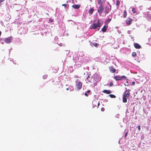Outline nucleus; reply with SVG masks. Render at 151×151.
Listing matches in <instances>:
<instances>
[{"label":"nucleus","instance_id":"obj_1","mask_svg":"<svg viewBox=\"0 0 151 151\" xmlns=\"http://www.w3.org/2000/svg\"><path fill=\"white\" fill-rule=\"evenodd\" d=\"M103 22L101 20L99 19L96 22V21L95 20L91 26V29H97L98 31L100 29V27L102 25Z\"/></svg>","mask_w":151,"mask_h":151},{"label":"nucleus","instance_id":"obj_2","mask_svg":"<svg viewBox=\"0 0 151 151\" xmlns=\"http://www.w3.org/2000/svg\"><path fill=\"white\" fill-rule=\"evenodd\" d=\"M126 89L124 93L123 94V102L125 103L127 101V99H128L130 95V90H127V88H125Z\"/></svg>","mask_w":151,"mask_h":151},{"label":"nucleus","instance_id":"obj_3","mask_svg":"<svg viewBox=\"0 0 151 151\" xmlns=\"http://www.w3.org/2000/svg\"><path fill=\"white\" fill-rule=\"evenodd\" d=\"M75 82L76 84V85L75 89L76 90H79L82 87V83L78 79H77Z\"/></svg>","mask_w":151,"mask_h":151},{"label":"nucleus","instance_id":"obj_4","mask_svg":"<svg viewBox=\"0 0 151 151\" xmlns=\"http://www.w3.org/2000/svg\"><path fill=\"white\" fill-rule=\"evenodd\" d=\"M104 10V8L103 5L102 4H100L99 7L97 12L99 14L101 15L103 13Z\"/></svg>","mask_w":151,"mask_h":151},{"label":"nucleus","instance_id":"obj_5","mask_svg":"<svg viewBox=\"0 0 151 151\" xmlns=\"http://www.w3.org/2000/svg\"><path fill=\"white\" fill-rule=\"evenodd\" d=\"M132 20L133 19H132L131 18H128L126 20V22L128 25H129L131 24Z\"/></svg>","mask_w":151,"mask_h":151},{"label":"nucleus","instance_id":"obj_6","mask_svg":"<svg viewBox=\"0 0 151 151\" xmlns=\"http://www.w3.org/2000/svg\"><path fill=\"white\" fill-rule=\"evenodd\" d=\"M111 9V7L110 9L109 7L107 6H106L105 7L104 9V13L106 14H108L109 12L110 11Z\"/></svg>","mask_w":151,"mask_h":151},{"label":"nucleus","instance_id":"obj_7","mask_svg":"<svg viewBox=\"0 0 151 151\" xmlns=\"http://www.w3.org/2000/svg\"><path fill=\"white\" fill-rule=\"evenodd\" d=\"M12 38L10 37H8L4 39V41L6 43H9L11 42Z\"/></svg>","mask_w":151,"mask_h":151},{"label":"nucleus","instance_id":"obj_8","mask_svg":"<svg viewBox=\"0 0 151 151\" xmlns=\"http://www.w3.org/2000/svg\"><path fill=\"white\" fill-rule=\"evenodd\" d=\"M108 27L107 25H104L101 29L102 32H106L107 29Z\"/></svg>","mask_w":151,"mask_h":151},{"label":"nucleus","instance_id":"obj_9","mask_svg":"<svg viewBox=\"0 0 151 151\" xmlns=\"http://www.w3.org/2000/svg\"><path fill=\"white\" fill-rule=\"evenodd\" d=\"M109 70L110 71L113 73H114L116 72V70L112 66L109 67Z\"/></svg>","mask_w":151,"mask_h":151},{"label":"nucleus","instance_id":"obj_10","mask_svg":"<svg viewBox=\"0 0 151 151\" xmlns=\"http://www.w3.org/2000/svg\"><path fill=\"white\" fill-rule=\"evenodd\" d=\"M134 45L135 47L137 49H140L141 47V46L137 43H134Z\"/></svg>","mask_w":151,"mask_h":151},{"label":"nucleus","instance_id":"obj_11","mask_svg":"<svg viewBox=\"0 0 151 151\" xmlns=\"http://www.w3.org/2000/svg\"><path fill=\"white\" fill-rule=\"evenodd\" d=\"M90 45L92 47L94 46L96 47H97L98 46L99 44L97 43H93L92 42L90 43Z\"/></svg>","mask_w":151,"mask_h":151},{"label":"nucleus","instance_id":"obj_12","mask_svg":"<svg viewBox=\"0 0 151 151\" xmlns=\"http://www.w3.org/2000/svg\"><path fill=\"white\" fill-rule=\"evenodd\" d=\"M114 79H115L116 81H121V78H120V76H114Z\"/></svg>","mask_w":151,"mask_h":151},{"label":"nucleus","instance_id":"obj_13","mask_svg":"<svg viewBox=\"0 0 151 151\" xmlns=\"http://www.w3.org/2000/svg\"><path fill=\"white\" fill-rule=\"evenodd\" d=\"M103 93H106L107 94H109L111 93V91L110 90H104L102 91Z\"/></svg>","mask_w":151,"mask_h":151},{"label":"nucleus","instance_id":"obj_14","mask_svg":"<svg viewBox=\"0 0 151 151\" xmlns=\"http://www.w3.org/2000/svg\"><path fill=\"white\" fill-rule=\"evenodd\" d=\"M72 7L74 9H78L80 8V5L78 4H75L73 5L72 6Z\"/></svg>","mask_w":151,"mask_h":151},{"label":"nucleus","instance_id":"obj_15","mask_svg":"<svg viewBox=\"0 0 151 151\" xmlns=\"http://www.w3.org/2000/svg\"><path fill=\"white\" fill-rule=\"evenodd\" d=\"M94 11V9L93 8L90 9L88 11V13L90 15L92 14Z\"/></svg>","mask_w":151,"mask_h":151},{"label":"nucleus","instance_id":"obj_16","mask_svg":"<svg viewBox=\"0 0 151 151\" xmlns=\"http://www.w3.org/2000/svg\"><path fill=\"white\" fill-rule=\"evenodd\" d=\"M127 15V11L126 10H124L123 12V17L124 18H125L126 17Z\"/></svg>","mask_w":151,"mask_h":151},{"label":"nucleus","instance_id":"obj_17","mask_svg":"<svg viewBox=\"0 0 151 151\" xmlns=\"http://www.w3.org/2000/svg\"><path fill=\"white\" fill-rule=\"evenodd\" d=\"M111 20V19H110V18H108L106 20V21H105V23H109V22Z\"/></svg>","mask_w":151,"mask_h":151},{"label":"nucleus","instance_id":"obj_18","mask_svg":"<svg viewBox=\"0 0 151 151\" xmlns=\"http://www.w3.org/2000/svg\"><path fill=\"white\" fill-rule=\"evenodd\" d=\"M90 76L89 75H88L87 78V80L88 82H91V80L90 79Z\"/></svg>","mask_w":151,"mask_h":151},{"label":"nucleus","instance_id":"obj_19","mask_svg":"<svg viewBox=\"0 0 151 151\" xmlns=\"http://www.w3.org/2000/svg\"><path fill=\"white\" fill-rule=\"evenodd\" d=\"M97 3H98V4H102L101 3H102V0H97Z\"/></svg>","mask_w":151,"mask_h":151},{"label":"nucleus","instance_id":"obj_20","mask_svg":"<svg viewBox=\"0 0 151 151\" xmlns=\"http://www.w3.org/2000/svg\"><path fill=\"white\" fill-rule=\"evenodd\" d=\"M61 83L60 82V81H57L56 82V84H55V85H56V86H57L58 85H61Z\"/></svg>","mask_w":151,"mask_h":151},{"label":"nucleus","instance_id":"obj_21","mask_svg":"<svg viewBox=\"0 0 151 151\" xmlns=\"http://www.w3.org/2000/svg\"><path fill=\"white\" fill-rule=\"evenodd\" d=\"M109 96L111 98H116V96L114 95L113 94H110L109 95Z\"/></svg>","mask_w":151,"mask_h":151},{"label":"nucleus","instance_id":"obj_22","mask_svg":"<svg viewBox=\"0 0 151 151\" xmlns=\"http://www.w3.org/2000/svg\"><path fill=\"white\" fill-rule=\"evenodd\" d=\"M47 76H48L47 75L45 74V75H44L43 76V78L44 79H46L47 78Z\"/></svg>","mask_w":151,"mask_h":151},{"label":"nucleus","instance_id":"obj_23","mask_svg":"<svg viewBox=\"0 0 151 151\" xmlns=\"http://www.w3.org/2000/svg\"><path fill=\"white\" fill-rule=\"evenodd\" d=\"M120 78H121V80L123 79H125L126 78V77L124 76H122L121 77H120Z\"/></svg>","mask_w":151,"mask_h":151},{"label":"nucleus","instance_id":"obj_24","mask_svg":"<svg viewBox=\"0 0 151 151\" xmlns=\"http://www.w3.org/2000/svg\"><path fill=\"white\" fill-rule=\"evenodd\" d=\"M132 55L133 56V57H134V56H136V55H137V54H136V52H133L132 53Z\"/></svg>","mask_w":151,"mask_h":151},{"label":"nucleus","instance_id":"obj_25","mask_svg":"<svg viewBox=\"0 0 151 151\" xmlns=\"http://www.w3.org/2000/svg\"><path fill=\"white\" fill-rule=\"evenodd\" d=\"M120 2L119 0H117L116 2V5H119L120 4Z\"/></svg>","mask_w":151,"mask_h":151},{"label":"nucleus","instance_id":"obj_26","mask_svg":"<svg viewBox=\"0 0 151 151\" xmlns=\"http://www.w3.org/2000/svg\"><path fill=\"white\" fill-rule=\"evenodd\" d=\"M132 11L134 13H136V11L134 8H133L132 9Z\"/></svg>","mask_w":151,"mask_h":151},{"label":"nucleus","instance_id":"obj_27","mask_svg":"<svg viewBox=\"0 0 151 151\" xmlns=\"http://www.w3.org/2000/svg\"><path fill=\"white\" fill-rule=\"evenodd\" d=\"M110 86H112L113 85V83L112 82H111L109 84Z\"/></svg>","mask_w":151,"mask_h":151},{"label":"nucleus","instance_id":"obj_28","mask_svg":"<svg viewBox=\"0 0 151 151\" xmlns=\"http://www.w3.org/2000/svg\"><path fill=\"white\" fill-rule=\"evenodd\" d=\"M105 109L104 108L102 107L101 109V110L102 111H104Z\"/></svg>","mask_w":151,"mask_h":151},{"label":"nucleus","instance_id":"obj_29","mask_svg":"<svg viewBox=\"0 0 151 151\" xmlns=\"http://www.w3.org/2000/svg\"><path fill=\"white\" fill-rule=\"evenodd\" d=\"M62 6H65V8H66L67 4H63L62 5Z\"/></svg>","mask_w":151,"mask_h":151},{"label":"nucleus","instance_id":"obj_30","mask_svg":"<svg viewBox=\"0 0 151 151\" xmlns=\"http://www.w3.org/2000/svg\"><path fill=\"white\" fill-rule=\"evenodd\" d=\"M138 129L139 131L140 130V125H139L138 126Z\"/></svg>","mask_w":151,"mask_h":151},{"label":"nucleus","instance_id":"obj_31","mask_svg":"<svg viewBox=\"0 0 151 151\" xmlns=\"http://www.w3.org/2000/svg\"><path fill=\"white\" fill-rule=\"evenodd\" d=\"M86 96H88V94H87L86 92H85L84 94Z\"/></svg>","mask_w":151,"mask_h":151},{"label":"nucleus","instance_id":"obj_32","mask_svg":"<svg viewBox=\"0 0 151 151\" xmlns=\"http://www.w3.org/2000/svg\"><path fill=\"white\" fill-rule=\"evenodd\" d=\"M135 84V82L134 81H133L132 82V85H134Z\"/></svg>","mask_w":151,"mask_h":151},{"label":"nucleus","instance_id":"obj_33","mask_svg":"<svg viewBox=\"0 0 151 151\" xmlns=\"http://www.w3.org/2000/svg\"><path fill=\"white\" fill-rule=\"evenodd\" d=\"M99 105H100V103H99V101L98 103L97 104V106H97V108H98V106H99Z\"/></svg>","mask_w":151,"mask_h":151},{"label":"nucleus","instance_id":"obj_34","mask_svg":"<svg viewBox=\"0 0 151 151\" xmlns=\"http://www.w3.org/2000/svg\"><path fill=\"white\" fill-rule=\"evenodd\" d=\"M53 19H50L49 20V21L51 22H53Z\"/></svg>","mask_w":151,"mask_h":151},{"label":"nucleus","instance_id":"obj_35","mask_svg":"<svg viewBox=\"0 0 151 151\" xmlns=\"http://www.w3.org/2000/svg\"><path fill=\"white\" fill-rule=\"evenodd\" d=\"M5 0H0V3L4 1Z\"/></svg>","mask_w":151,"mask_h":151},{"label":"nucleus","instance_id":"obj_36","mask_svg":"<svg viewBox=\"0 0 151 151\" xmlns=\"http://www.w3.org/2000/svg\"><path fill=\"white\" fill-rule=\"evenodd\" d=\"M90 92V90H88L87 91V92L88 93H89Z\"/></svg>","mask_w":151,"mask_h":151},{"label":"nucleus","instance_id":"obj_37","mask_svg":"<svg viewBox=\"0 0 151 151\" xmlns=\"http://www.w3.org/2000/svg\"><path fill=\"white\" fill-rule=\"evenodd\" d=\"M127 133H126L125 135V137H126L127 136Z\"/></svg>","mask_w":151,"mask_h":151},{"label":"nucleus","instance_id":"obj_38","mask_svg":"<svg viewBox=\"0 0 151 151\" xmlns=\"http://www.w3.org/2000/svg\"><path fill=\"white\" fill-rule=\"evenodd\" d=\"M68 89H68V88H66V90H68Z\"/></svg>","mask_w":151,"mask_h":151},{"label":"nucleus","instance_id":"obj_39","mask_svg":"<svg viewBox=\"0 0 151 151\" xmlns=\"http://www.w3.org/2000/svg\"><path fill=\"white\" fill-rule=\"evenodd\" d=\"M58 86V87H59V86H58V85L57 86Z\"/></svg>","mask_w":151,"mask_h":151},{"label":"nucleus","instance_id":"obj_40","mask_svg":"<svg viewBox=\"0 0 151 151\" xmlns=\"http://www.w3.org/2000/svg\"><path fill=\"white\" fill-rule=\"evenodd\" d=\"M58 86V87H59V86H58V85L57 86Z\"/></svg>","mask_w":151,"mask_h":151},{"label":"nucleus","instance_id":"obj_41","mask_svg":"<svg viewBox=\"0 0 151 151\" xmlns=\"http://www.w3.org/2000/svg\"><path fill=\"white\" fill-rule=\"evenodd\" d=\"M47 15H48V14L47 13Z\"/></svg>","mask_w":151,"mask_h":151}]
</instances>
